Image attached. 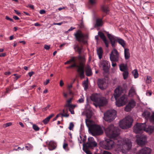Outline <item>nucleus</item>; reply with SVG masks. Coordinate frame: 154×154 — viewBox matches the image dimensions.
Returning <instances> with one entry per match:
<instances>
[{
    "instance_id": "8fccbe9b",
    "label": "nucleus",
    "mask_w": 154,
    "mask_h": 154,
    "mask_svg": "<svg viewBox=\"0 0 154 154\" xmlns=\"http://www.w3.org/2000/svg\"><path fill=\"white\" fill-rule=\"evenodd\" d=\"M44 48L46 50H48L50 48V45H45L44 46Z\"/></svg>"
},
{
    "instance_id": "bb28decb",
    "label": "nucleus",
    "mask_w": 154,
    "mask_h": 154,
    "mask_svg": "<svg viewBox=\"0 0 154 154\" xmlns=\"http://www.w3.org/2000/svg\"><path fill=\"white\" fill-rule=\"evenodd\" d=\"M97 52L99 58L100 59L102 58V56L103 53L102 48L101 47H100L97 50Z\"/></svg>"
},
{
    "instance_id": "c85d7f7f",
    "label": "nucleus",
    "mask_w": 154,
    "mask_h": 154,
    "mask_svg": "<svg viewBox=\"0 0 154 154\" xmlns=\"http://www.w3.org/2000/svg\"><path fill=\"white\" fill-rule=\"evenodd\" d=\"M150 112L148 111H146L143 112L142 115L146 119H148L150 116Z\"/></svg>"
},
{
    "instance_id": "2f4dec72",
    "label": "nucleus",
    "mask_w": 154,
    "mask_h": 154,
    "mask_svg": "<svg viewBox=\"0 0 154 154\" xmlns=\"http://www.w3.org/2000/svg\"><path fill=\"white\" fill-rule=\"evenodd\" d=\"M25 148L27 150H31L32 149L33 146L30 143H28L25 145Z\"/></svg>"
},
{
    "instance_id": "393cba45",
    "label": "nucleus",
    "mask_w": 154,
    "mask_h": 154,
    "mask_svg": "<svg viewBox=\"0 0 154 154\" xmlns=\"http://www.w3.org/2000/svg\"><path fill=\"white\" fill-rule=\"evenodd\" d=\"M129 51L127 48H124V55L125 60L128 59L130 57V54Z\"/></svg>"
},
{
    "instance_id": "f704fd0d",
    "label": "nucleus",
    "mask_w": 154,
    "mask_h": 154,
    "mask_svg": "<svg viewBox=\"0 0 154 154\" xmlns=\"http://www.w3.org/2000/svg\"><path fill=\"white\" fill-rule=\"evenodd\" d=\"M75 107V106L74 105H73V106L71 107V106L68 107H69L68 110L70 112L71 114H74V112L73 110V109Z\"/></svg>"
},
{
    "instance_id": "e2e57ef3",
    "label": "nucleus",
    "mask_w": 154,
    "mask_h": 154,
    "mask_svg": "<svg viewBox=\"0 0 154 154\" xmlns=\"http://www.w3.org/2000/svg\"><path fill=\"white\" fill-rule=\"evenodd\" d=\"M14 11L15 13L16 14H17V15H20V12H18L17 11L14 10Z\"/></svg>"
},
{
    "instance_id": "c03bdc74",
    "label": "nucleus",
    "mask_w": 154,
    "mask_h": 154,
    "mask_svg": "<svg viewBox=\"0 0 154 154\" xmlns=\"http://www.w3.org/2000/svg\"><path fill=\"white\" fill-rule=\"evenodd\" d=\"M67 112H68V111H67V109L66 110V112L65 113H64V114L60 113V115H61L62 116V117H68L69 116V115L68 114Z\"/></svg>"
},
{
    "instance_id": "680f3d73",
    "label": "nucleus",
    "mask_w": 154,
    "mask_h": 154,
    "mask_svg": "<svg viewBox=\"0 0 154 154\" xmlns=\"http://www.w3.org/2000/svg\"><path fill=\"white\" fill-rule=\"evenodd\" d=\"M34 72H30L28 73V74L29 76L31 77L34 74Z\"/></svg>"
},
{
    "instance_id": "6ab92c4d",
    "label": "nucleus",
    "mask_w": 154,
    "mask_h": 154,
    "mask_svg": "<svg viewBox=\"0 0 154 154\" xmlns=\"http://www.w3.org/2000/svg\"><path fill=\"white\" fill-rule=\"evenodd\" d=\"M47 144L48 145V149L50 150H52L55 149L57 144L54 141H51L48 142H46Z\"/></svg>"
},
{
    "instance_id": "ea45409f",
    "label": "nucleus",
    "mask_w": 154,
    "mask_h": 154,
    "mask_svg": "<svg viewBox=\"0 0 154 154\" xmlns=\"http://www.w3.org/2000/svg\"><path fill=\"white\" fill-rule=\"evenodd\" d=\"M83 148L85 149L84 151L87 154H92L87 147H83Z\"/></svg>"
},
{
    "instance_id": "3c124183",
    "label": "nucleus",
    "mask_w": 154,
    "mask_h": 154,
    "mask_svg": "<svg viewBox=\"0 0 154 154\" xmlns=\"http://www.w3.org/2000/svg\"><path fill=\"white\" fill-rule=\"evenodd\" d=\"M14 75L15 76L14 78L15 80H17L20 77V75L17 74H14Z\"/></svg>"
},
{
    "instance_id": "de8ad7c7",
    "label": "nucleus",
    "mask_w": 154,
    "mask_h": 154,
    "mask_svg": "<svg viewBox=\"0 0 154 154\" xmlns=\"http://www.w3.org/2000/svg\"><path fill=\"white\" fill-rule=\"evenodd\" d=\"M89 1L91 5H94L96 3V0H89Z\"/></svg>"
},
{
    "instance_id": "ddd939ff",
    "label": "nucleus",
    "mask_w": 154,
    "mask_h": 154,
    "mask_svg": "<svg viewBox=\"0 0 154 154\" xmlns=\"http://www.w3.org/2000/svg\"><path fill=\"white\" fill-rule=\"evenodd\" d=\"M119 55L116 49H114L112 51L110 55V59L111 62H118Z\"/></svg>"
},
{
    "instance_id": "0eeeda50",
    "label": "nucleus",
    "mask_w": 154,
    "mask_h": 154,
    "mask_svg": "<svg viewBox=\"0 0 154 154\" xmlns=\"http://www.w3.org/2000/svg\"><path fill=\"white\" fill-rule=\"evenodd\" d=\"M74 36L76 40L79 42H81L84 44L87 43L88 36L86 34H84L81 31L78 30L74 34Z\"/></svg>"
},
{
    "instance_id": "603ef678",
    "label": "nucleus",
    "mask_w": 154,
    "mask_h": 154,
    "mask_svg": "<svg viewBox=\"0 0 154 154\" xmlns=\"http://www.w3.org/2000/svg\"><path fill=\"white\" fill-rule=\"evenodd\" d=\"M5 19L7 20H9L10 21L13 22V20L12 19L10 18L9 17L7 16L5 17Z\"/></svg>"
},
{
    "instance_id": "69168bd1",
    "label": "nucleus",
    "mask_w": 154,
    "mask_h": 154,
    "mask_svg": "<svg viewBox=\"0 0 154 154\" xmlns=\"http://www.w3.org/2000/svg\"><path fill=\"white\" fill-rule=\"evenodd\" d=\"M13 18L16 20H17L19 19V18L16 16H14Z\"/></svg>"
},
{
    "instance_id": "6e6d98bb",
    "label": "nucleus",
    "mask_w": 154,
    "mask_h": 154,
    "mask_svg": "<svg viewBox=\"0 0 154 154\" xmlns=\"http://www.w3.org/2000/svg\"><path fill=\"white\" fill-rule=\"evenodd\" d=\"M27 7H29L31 8L32 9H34V6L32 5L31 4H28L26 6Z\"/></svg>"
},
{
    "instance_id": "b1692460",
    "label": "nucleus",
    "mask_w": 154,
    "mask_h": 154,
    "mask_svg": "<svg viewBox=\"0 0 154 154\" xmlns=\"http://www.w3.org/2000/svg\"><path fill=\"white\" fill-rule=\"evenodd\" d=\"M85 72L86 75L87 76H90L92 75L91 69L89 66H88L86 68Z\"/></svg>"
},
{
    "instance_id": "423d86ee",
    "label": "nucleus",
    "mask_w": 154,
    "mask_h": 154,
    "mask_svg": "<svg viewBox=\"0 0 154 154\" xmlns=\"http://www.w3.org/2000/svg\"><path fill=\"white\" fill-rule=\"evenodd\" d=\"M133 122V119L131 117L128 116L120 121L119 126L123 129H127L131 127Z\"/></svg>"
},
{
    "instance_id": "6e6552de",
    "label": "nucleus",
    "mask_w": 154,
    "mask_h": 154,
    "mask_svg": "<svg viewBox=\"0 0 154 154\" xmlns=\"http://www.w3.org/2000/svg\"><path fill=\"white\" fill-rule=\"evenodd\" d=\"M116 112L115 110H109L104 114V119L106 121L110 122L116 117Z\"/></svg>"
},
{
    "instance_id": "a878e982",
    "label": "nucleus",
    "mask_w": 154,
    "mask_h": 154,
    "mask_svg": "<svg viewBox=\"0 0 154 154\" xmlns=\"http://www.w3.org/2000/svg\"><path fill=\"white\" fill-rule=\"evenodd\" d=\"M54 114H51L48 116V117L46 118L45 119L43 120V122L45 124H47L49 122L50 119L54 116Z\"/></svg>"
},
{
    "instance_id": "473e14b6",
    "label": "nucleus",
    "mask_w": 154,
    "mask_h": 154,
    "mask_svg": "<svg viewBox=\"0 0 154 154\" xmlns=\"http://www.w3.org/2000/svg\"><path fill=\"white\" fill-rule=\"evenodd\" d=\"M72 100V98H71L69 100H67L66 102L67 103L66 105H65V107H68L69 106H73V105L71 104L70 103L71 102Z\"/></svg>"
},
{
    "instance_id": "4be33fe9",
    "label": "nucleus",
    "mask_w": 154,
    "mask_h": 154,
    "mask_svg": "<svg viewBox=\"0 0 154 154\" xmlns=\"http://www.w3.org/2000/svg\"><path fill=\"white\" fill-rule=\"evenodd\" d=\"M117 42L121 45L123 48H125L126 46L125 42L122 39L118 37Z\"/></svg>"
},
{
    "instance_id": "79ce46f5",
    "label": "nucleus",
    "mask_w": 154,
    "mask_h": 154,
    "mask_svg": "<svg viewBox=\"0 0 154 154\" xmlns=\"http://www.w3.org/2000/svg\"><path fill=\"white\" fill-rule=\"evenodd\" d=\"M68 145L67 143H64L63 144V148L65 149L66 151H68L69 150V148L68 146Z\"/></svg>"
},
{
    "instance_id": "c9c22d12",
    "label": "nucleus",
    "mask_w": 154,
    "mask_h": 154,
    "mask_svg": "<svg viewBox=\"0 0 154 154\" xmlns=\"http://www.w3.org/2000/svg\"><path fill=\"white\" fill-rule=\"evenodd\" d=\"M123 72V78L124 79H125L127 78L128 77V72L127 70Z\"/></svg>"
},
{
    "instance_id": "dca6fc26",
    "label": "nucleus",
    "mask_w": 154,
    "mask_h": 154,
    "mask_svg": "<svg viewBox=\"0 0 154 154\" xmlns=\"http://www.w3.org/2000/svg\"><path fill=\"white\" fill-rule=\"evenodd\" d=\"M147 139L146 136L141 135L137 138V144L140 146H142L145 144Z\"/></svg>"
},
{
    "instance_id": "0e129e2a",
    "label": "nucleus",
    "mask_w": 154,
    "mask_h": 154,
    "mask_svg": "<svg viewBox=\"0 0 154 154\" xmlns=\"http://www.w3.org/2000/svg\"><path fill=\"white\" fill-rule=\"evenodd\" d=\"M45 11L44 10H41L40 11V13L41 14H43L45 13Z\"/></svg>"
},
{
    "instance_id": "39448f33",
    "label": "nucleus",
    "mask_w": 154,
    "mask_h": 154,
    "mask_svg": "<svg viewBox=\"0 0 154 154\" xmlns=\"http://www.w3.org/2000/svg\"><path fill=\"white\" fill-rule=\"evenodd\" d=\"M91 100L95 103V106L99 107L105 106L107 103V99L105 97L100 96V95L97 94H92L91 97Z\"/></svg>"
},
{
    "instance_id": "7ed1b4c3",
    "label": "nucleus",
    "mask_w": 154,
    "mask_h": 154,
    "mask_svg": "<svg viewBox=\"0 0 154 154\" xmlns=\"http://www.w3.org/2000/svg\"><path fill=\"white\" fill-rule=\"evenodd\" d=\"M124 90L123 88L119 87L115 90L114 93L111 98L113 100V97L116 100V105L118 106H121L125 105L127 102L128 96L123 94Z\"/></svg>"
},
{
    "instance_id": "864d4df0",
    "label": "nucleus",
    "mask_w": 154,
    "mask_h": 154,
    "mask_svg": "<svg viewBox=\"0 0 154 154\" xmlns=\"http://www.w3.org/2000/svg\"><path fill=\"white\" fill-rule=\"evenodd\" d=\"M12 124L11 122H8L5 124L4 125H5V127H7L11 126Z\"/></svg>"
},
{
    "instance_id": "f257e3e1",
    "label": "nucleus",
    "mask_w": 154,
    "mask_h": 154,
    "mask_svg": "<svg viewBox=\"0 0 154 154\" xmlns=\"http://www.w3.org/2000/svg\"><path fill=\"white\" fill-rule=\"evenodd\" d=\"M105 132L108 137L110 138H115L117 137L119 134V130L117 127L114 126L113 124H111L108 126V127L105 129ZM116 141L114 143V145L116 144L121 146H126V149L129 150L131 149L132 145L131 141L130 140L127 138L123 139L122 141L121 140H118L117 139H114V142Z\"/></svg>"
},
{
    "instance_id": "cd10ccee",
    "label": "nucleus",
    "mask_w": 154,
    "mask_h": 154,
    "mask_svg": "<svg viewBox=\"0 0 154 154\" xmlns=\"http://www.w3.org/2000/svg\"><path fill=\"white\" fill-rule=\"evenodd\" d=\"M82 46L79 47L78 45H76L74 47V49L76 50V51L78 52L79 54L80 55L82 53Z\"/></svg>"
},
{
    "instance_id": "f8f14e48",
    "label": "nucleus",
    "mask_w": 154,
    "mask_h": 154,
    "mask_svg": "<svg viewBox=\"0 0 154 154\" xmlns=\"http://www.w3.org/2000/svg\"><path fill=\"white\" fill-rule=\"evenodd\" d=\"M145 123L137 124L133 127V131L136 133H140L144 131L146 126Z\"/></svg>"
},
{
    "instance_id": "bf43d9fd",
    "label": "nucleus",
    "mask_w": 154,
    "mask_h": 154,
    "mask_svg": "<svg viewBox=\"0 0 154 154\" xmlns=\"http://www.w3.org/2000/svg\"><path fill=\"white\" fill-rule=\"evenodd\" d=\"M50 80L49 79H47L46 80V82H44V85H48L49 82Z\"/></svg>"
},
{
    "instance_id": "5fc2aeb1",
    "label": "nucleus",
    "mask_w": 154,
    "mask_h": 154,
    "mask_svg": "<svg viewBox=\"0 0 154 154\" xmlns=\"http://www.w3.org/2000/svg\"><path fill=\"white\" fill-rule=\"evenodd\" d=\"M78 102L80 103H82L84 102V98H82L79 99L78 100Z\"/></svg>"
},
{
    "instance_id": "f03ea898",
    "label": "nucleus",
    "mask_w": 154,
    "mask_h": 154,
    "mask_svg": "<svg viewBox=\"0 0 154 154\" xmlns=\"http://www.w3.org/2000/svg\"><path fill=\"white\" fill-rule=\"evenodd\" d=\"M92 116V112H91L88 111L86 112L87 119H85V123L88 131L94 136L101 134L103 133L101 128L95 124L93 121L90 120Z\"/></svg>"
},
{
    "instance_id": "774afa93",
    "label": "nucleus",
    "mask_w": 154,
    "mask_h": 154,
    "mask_svg": "<svg viewBox=\"0 0 154 154\" xmlns=\"http://www.w3.org/2000/svg\"><path fill=\"white\" fill-rule=\"evenodd\" d=\"M103 154H112L110 152L106 151H104L103 153Z\"/></svg>"
},
{
    "instance_id": "20e7f679",
    "label": "nucleus",
    "mask_w": 154,
    "mask_h": 154,
    "mask_svg": "<svg viewBox=\"0 0 154 154\" xmlns=\"http://www.w3.org/2000/svg\"><path fill=\"white\" fill-rule=\"evenodd\" d=\"M78 59L80 61L79 65H77L76 63H73L71 65L67 67V69L71 68L73 67L77 68V72L80 74V76L82 77H84V67L85 59V58L79 55L78 57Z\"/></svg>"
},
{
    "instance_id": "4468645a",
    "label": "nucleus",
    "mask_w": 154,
    "mask_h": 154,
    "mask_svg": "<svg viewBox=\"0 0 154 154\" xmlns=\"http://www.w3.org/2000/svg\"><path fill=\"white\" fill-rule=\"evenodd\" d=\"M107 36L109 40L112 47L113 48L116 47L118 37L109 33L107 34Z\"/></svg>"
},
{
    "instance_id": "9d476101",
    "label": "nucleus",
    "mask_w": 154,
    "mask_h": 154,
    "mask_svg": "<svg viewBox=\"0 0 154 154\" xmlns=\"http://www.w3.org/2000/svg\"><path fill=\"white\" fill-rule=\"evenodd\" d=\"M110 66L109 62L106 60H103L100 62V66L102 67L103 70L106 73L109 72Z\"/></svg>"
},
{
    "instance_id": "9b49d317",
    "label": "nucleus",
    "mask_w": 154,
    "mask_h": 154,
    "mask_svg": "<svg viewBox=\"0 0 154 154\" xmlns=\"http://www.w3.org/2000/svg\"><path fill=\"white\" fill-rule=\"evenodd\" d=\"M97 146V143L94 140V138L91 137H89L86 143H84L83 145V147H87L90 148L96 147Z\"/></svg>"
},
{
    "instance_id": "a18cd8bd",
    "label": "nucleus",
    "mask_w": 154,
    "mask_h": 154,
    "mask_svg": "<svg viewBox=\"0 0 154 154\" xmlns=\"http://www.w3.org/2000/svg\"><path fill=\"white\" fill-rule=\"evenodd\" d=\"M106 46V48H108L109 47V42L108 40H107L106 38L103 40Z\"/></svg>"
},
{
    "instance_id": "c756f323",
    "label": "nucleus",
    "mask_w": 154,
    "mask_h": 154,
    "mask_svg": "<svg viewBox=\"0 0 154 154\" xmlns=\"http://www.w3.org/2000/svg\"><path fill=\"white\" fill-rule=\"evenodd\" d=\"M102 19H97L96 20V26L98 27L102 26Z\"/></svg>"
},
{
    "instance_id": "a19ab883",
    "label": "nucleus",
    "mask_w": 154,
    "mask_h": 154,
    "mask_svg": "<svg viewBox=\"0 0 154 154\" xmlns=\"http://www.w3.org/2000/svg\"><path fill=\"white\" fill-rule=\"evenodd\" d=\"M32 128L34 130L36 131H38L40 129V128L35 124L33 125Z\"/></svg>"
},
{
    "instance_id": "e433bc0d",
    "label": "nucleus",
    "mask_w": 154,
    "mask_h": 154,
    "mask_svg": "<svg viewBox=\"0 0 154 154\" xmlns=\"http://www.w3.org/2000/svg\"><path fill=\"white\" fill-rule=\"evenodd\" d=\"M132 73L134 76L135 78H137L138 76L137 70V69H134L132 72Z\"/></svg>"
},
{
    "instance_id": "58836bf2",
    "label": "nucleus",
    "mask_w": 154,
    "mask_h": 154,
    "mask_svg": "<svg viewBox=\"0 0 154 154\" xmlns=\"http://www.w3.org/2000/svg\"><path fill=\"white\" fill-rule=\"evenodd\" d=\"M152 79L151 76H147L146 80V83L148 84L150 83L151 82Z\"/></svg>"
},
{
    "instance_id": "5701e85b",
    "label": "nucleus",
    "mask_w": 154,
    "mask_h": 154,
    "mask_svg": "<svg viewBox=\"0 0 154 154\" xmlns=\"http://www.w3.org/2000/svg\"><path fill=\"white\" fill-rule=\"evenodd\" d=\"M136 93L135 88L133 87H131L130 89L128 95L130 97H133L134 96L136 95Z\"/></svg>"
},
{
    "instance_id": "f3484780",
    "label": "nucleus",
    "mask_w": 154,
    "mask_h": 154,
    "mask_svg": "<svg viewBox=\"0 0 154 154\" xmlns=\"http://www.w3.org/2000/svg\"><path fill=\"white\" fill-rule=\"evenodd\" d=\"M97 84L99 88L102 89L106 88L107 84L105 79H100L97 81Z\"/></svg>"
},
{
    "instance_id": "13d9d810",
    "label": "nucleus",
    "mask_w": 154,
    "mask_h": 154,
    "mask_svg": "<svg viewBox=\"0 0 154 154\" xmlns=\"http://www.w3.org/2000/svg\"><path fill=\"white\" fill-rule=\"evenodd\" d=\"M50 105H48L46 107L44 108L43 110L45 111L47 110L50 107Z\"/></svg>"
},
{
    "instance_id": "09e8293b",
    "label": "nucleus",
    "mask_w": 154,
    "mask_h": 154,
    "mask_svg": "<svg viewBox=\"0 0 154 154\" xmlns=\"http://www.w3.org/2000/svg\"><path fill=\"white\" fill-rule=\"evenodd\" d=\"M150 119L151 121L154 122V113L150 117Z\"/></svg>"
},
{
    "instance_id": "49530a36",
    "label": "nucleus",
    "mask_w": 154,
    "mask_h": 154,
    "mask_svg": "<svg viewBox=\"0 0 154 154\" xmlns=\"http://www.w3.org/2000/svg\"><path fill=\"white\" fill-rule=\"evenodd\" d=\"M74 127V125L73 122H71L70 123L69 128L70 130H72Z\"/></svg>"
},
{
    "instance_id": "7c9ffc66",
    "label": "nucleus",
    "mask_w": 154,
    "mask_h": 154,
    "mask_svg": "<svg viewBox=\"0 0 154 154\" xmlns=\"http://www.w3.org/2000/svg\"><path fill=\"white\" fill-rule=\"evenodd\" d=\"M119 66L120 70L122 72L127 70L126 66L124 64H122L120 65Z\"/></svg>"
},
{
    "instance_id": "aec40b11",
    "label": "nucleus",
    "mask_w": 154,
    "mask_h": 154,
    "mask_svg": "<svg viewBox=\"0 0 154 154\" xmlns=\"http://www.w3.org/2000/svg\"><path fill=\"white\" fill-rule=\"evenodd\" d=\"M101 10L104 13L106 14H107L109 11V8L108 6L105 4V2L101 6Z\"/></svg>"
},
{
    "instance_id": "1a4fd4ad",
    "label": "nucleus",
    "mask_w": 154,
    "mask_h": 154,
    "mask_svg": "<svg viewBox=\"0 0 154 154\" xmlns=\"http://www.w3.org/2000/svg\"><path fill=\"white\" fill-rule=\"evenodd\" d=\"M114 142L110 139H107L102 142V147L106 149H110L114 146V143L116 141Z\"/></svg>"
},
{
    "instance_id": "4d7b16f0",
    "label": "nucleus",
    "mask_w": 154,
    "mask_h": 154,
    "mask_svg": "<svg viewBox=\"0 0 154 154\" xmlns=\"http://www.w3.org/2000/svg\"><path fill=\"white\" fill-rule=\"evenodd\" d=\"M60 114H58L56 116V117L54 118V119H53V121H55L56 120H57V119L60 116Z\"/></svg>"
},
{
    "instance_id": "052dcab7",
    "label": "nucleus",
    "mask_w": 154,
    "mask_h": 154,
    "mask_svg": "<svg viewBox=\"0 0 154 154\" xmlns=\"http://www.w3.org/2000/svg\"><path fill=\"white\" fill-rule=\"evenodd\" d=\"M64 85V83L63 82V81L62 80H61L60 82V85L62 87Z\"/></svg>"
},
{
    "instance_id": "4c0bfd02",
    "label": "nucleus",
    "mask_w": 154,
    "mask_h": 154,
    "mask_svg": "<svg viewBox=\"0 0 154 154\" xmlns=\"http://www.w3.org/2000/svg\"><path fill=\"white\" fill-rule=\"evenodd\" d=\"M98 34V35H99V36H100V37L103 40L106 38L104 34L102 32H99Z\"/></svg>"
},
{
    "instance_id": "72a5a7b5",
    "label": "nucleus",
    "mask_w": 154,
    "mask_h": 154,
    "mask_svg": "<svg viewBox=\"0 0 154 154\" xmlns=\"http://www.w3.org/2000/svg\"><path fill=\"white\" fill-rule=\"evenodd\" d=\"M88 79L86 80V81H85L83 83V86L84 87V89L85 90H87L88 88Z\"/></svg>"
},
{
    "instance_id": "37998d69",
    "label": "nucleus",
    "mask_w": 154,
    "mask_h": 154,
    "mask_svg": "<svg viewBox=\"0 0 154 154\" xmlns=\"http://www.w3.org/2000/svg\"><path fill=\"white\" fill-rule=\"evenodd\" d=\"M70 63H76V60L75 58L74 57H72L69 60Z\"/></svg>"
},
{
    "instance_id": "412c9836",
    "label": "nucleus",
    "mask_w": 154,
    "mask_h": 154,
    "mask_svg": "<svg viewBox=\"0 0 154 154\" xmlns=\"http://www.w3.org/2000/svg\"><path fill=\"white\" fill-rule=\"evenodd\" d=\"M154 127L152 126H149L147 128H146V126L145 127V129L144 131H146L149 134H152L154 131Z\"/></svg>"
},
{
    "instance_id": "a211bd4d",
    "label": "nucleus",
    "mask_w": 154,
    "mask_h": 154,
    "mask_svg": "<svg viewBox=\"0 0 154 154\" xmlns=\"http://www.w3.org/2000/svg\"><path fill=\"white\" fill-rule=\"evenodd\" d=\"M151 152V149L147 147L143 148L136 154H150Z\"/></svg>"
},
{
    "instance_id": "2eb2a0df",
    "label": "nucleus",
    "mask_w": 154,
    "mask_h": 154,
    "mask_svg": "<svg viewBox=\"0 0 154 154\" xmlns=\"http://www.w3.org/2000/svg\"><path fill=\"white\" fill-rule=\"evenodd\" d=\"M135 105L136 103L134 100L133 99H131L125 107V110L126 112H130Z\"/></svg>"
},
{
    "instance_id": "338daca9",
    "label": "nucleus",
    "mask_w": 154,
    "mask_h": 154,
    "mask_svg": "<svg viewBox=\"0 0 154 154\" xmlns=\"http://www.w3.org/2000/svg\"><path fill=\"white\" fill-rule=\"evenodd\" d=\"M11 73L10 72H6L5 73V75H10L11 74Z\"/></svg>"
}]
</instances>
